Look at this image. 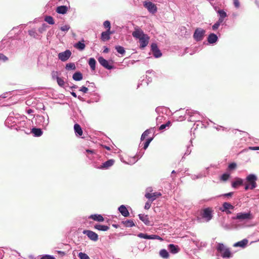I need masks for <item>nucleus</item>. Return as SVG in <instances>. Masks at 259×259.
I'll list each match as a JSON object with an SVG mask.
<instances>
[{
	"label": "nucleus",
	"instance_id": "f257e3e1",
	"mask_svg": "<svg viewBox=\"0 0 259 259\" xmlns=\"http://www.w3.org/2000/svg\"><path fill=\"white\" fill-rule=\"evenodd\" d=\"M132 35L135 38L139 39L140 48L144 49L148 44L150 37L139 27H137L135 28Z\"/></svg>",
	"mask_w": 259,
	"mask_h": 259
},
{
	"label": "nucleus",
	"instance_id": "f03ea898",
	"mask_svg": "<svg viewBox=\"0 0 259 259\" xmlns=\"http://www.w3.org/2000/svg\"><path fill=\"white\" fill-rule=\"evenodd\" d=\"M253 217L250 211L247 213L239 212L236 214L235 217L232 218L233 220H238L239 222H243L245 221L251 220Z\"/></svg>",
	"mask_w": 259,
	"mask_h": 259
},
{
	"label": "nucleus",
	"instance_id": "7ed1b4c3",
	"mask_svg": "<svg viewBox=\"0 0 259 259\" xmlns=\"http://www.w3.org/2000/svg\"><path fill=\"white\" fill-rule=\"evenodd\" d=\"M213 211L212 208L207 207L201 210V215L205 221L209 222L212 219Z\"/></svg>",
	"mask_w": 259,
	"mask_h": 259
},
{
	"label": "nucleus",
	"instance_id": "20e7f679",
	"mask_svg": "<svg viewBox=\"0 0 259 259\" xmlns=\"http://www.w3.org/2000/svg\"><path fill=\"white\" fill-rule=\"evenodd\" d=\"M217 250L222 253L223 258L231 257V252L230 249L226 248L223 243H219L217 246Z\"/></svg>",
	"mask_w": 259,
	"mask_h": 259
},
{
	"label": "nucleus",
	"instance_id": "39448f33",
	"mask_svg": "<svg viewBox=\"0 0 259 259\" xmlns=\"http://www.w3.org/2000/svg\"><path fill=\"white\" fill-rule=\"evenodd\" d=\"M257 177L254 174L249 175L246 178V183L250 185V189L253 190L256 187Z\"/></svg>",
	"mask_w": 259,
	"mask_h": 259
},
{
	"label": "nucleus",
	"instance_id": "423d86ee",
	"mask_svg": "<svg viewBox=\"0 0 259 259\" xmlns=\"http://www.w3.org/2000/svg\"><path fill=\"white\" fill-rule=\"evenodd\" d=\"M205 33L204 30L200 28H196L194 33L193 37L197 41H201L203 39Z\"/></svg>",
	"mask_w": 259,
	"mask_h": 259
},
{
	"label": "nucleus",
	"instance_id": "0eeeda50",
	"mask_svg": "<svg viewBox=\"0 0 259 259\" xmlns=\"http://www.w3.org/2000/svg\"><path fill=\"white\" fill-rule=\"evenodd\" d=\"M144 6L148 11L152 14L155 13L157 11V8L154 4L151 2L146 1L144 3Z\"/></svg>",
	"mask_w": 259,
	"mask_h": 259
},
{
	"label": "nucleus",
	"instance_id": "6e6552de",
	"mask_svg": "<svg viewBox=\"0 0 259 259\" xmlns=\"http://www.w3.org/2000/svg\"><path fill=\"white\" fill-rule=\"evenodd\" d=\"M83 234L87 235L89 239L93 241H97L98 240V234L92 231L85 230L83 231Z\"/></svg>",
	"mask_w": 259,
	"mask_h": 259
},
{
	"label": "nucleus",
	"instance_id": "1a4fd4ad",
	"mask_svg": "<svg viewBox=\"0 0 259 259\" xmlns=\"http://www.w3.org/2000/svg\"><path fill=\"white\" fill-rule=\"evenodd\" d=\"M71 52L69 50H66L63 52L60 53L58 54L59 59L62 61H67L71 56Z\"/></svg>",
	"mask_w": 259,
	"mask_h": 259
},
{
	"label": "nucleus",
	"instance_id": "9d476101",
	"mask_svg": "<svg viewBox=\"0 0 259 259\" xmlns=\"http://www.w3.org/2000/svg\"><path fill=\"white\" fill-rule=\"evenodd\" d=\"M161 193L160 192L147 193L145 195V197L148 199L151 202H153L156 198L160 197Z\"/></svg>",
	"mask_w": 259,
	"mask_h": 259
},
{
	"label": "nucleus",
	"instance_id": "9b49d317",
	"mask_svg": "<svg viewBox=\"0 0 259 259\" xmlns=\"http://www.w3.org/2000/svg\"><path fill=\"white\" fill-rule=\"evenodd\" d=\"M151 50L152 51L154 56L155 58H159L162 56V53L158 48V47L156 44H152Z\"/></svg>",
	"mask_w": 259,
	"mask_h": 259
},
{
	"label": "nucleus",
	"instance_id": "f8f14e48",
	"mask_svg": "<svg viewBox=\"0 0 259 259\" xmlns=\"http://www.w3.org/2000/svg\"><path fill=\"white\" fill-rule=\"evenodd\" d=\"M98 60L100 64L104 68L108 69H111L113 68L112 66L109 64L108 61L105 59L103 57H100Z\"/></svg>",
	"mask_w": 259,
	"mask_h": 259
},
{
	"label": "nucleus",
	"instance_id": "ddd939ff",
	"mask_svg": "<svg viewBox=\"0 0 259 259\" xmlns=\"http://www.w3.org/2000/svg\"><path fill=\"white\" fill-rule=\"evenodd\" d=\"M114 160L113 159H109L106 162L102 163V165L99 167L101 169H107L113 165Z\"/></svg>",
	"mask_w": 259,
	"mask_h": 259
},
{
	"label": "nucleus",
	"instance_id": "4468645a",
	"mask_svg": "<svg viewBox=\"0 0 259 259\" xmlns=\"http://www.w3.org/2000/svg\"><path fill=\"white\" fill-rule=\"evenodd\" d=\"M112 33V32L109 30L104 31L101 34V39L102 40L105 41L110 39V34Z\"/></svg>",
	"mask_w": 259,
	"mask_h": 259
},
{
	"label": "nucleus",
	"instance_id": "2eb2a0df",
	"mask_svg": "<svg viewBox=\"0 0 259 259\" xmlns=\"http://www.w3.org/2000/svg\"><path fill=\"white\" fill-rule=\"evenodd\" d=\"M248 242V240L246 239H244L240 241L235 243L234 244V247H240L242 248L245 247Z\"/></svg>",
	"mask_w": 259,
	"mask_h": 259
},
{
	"label": "nucleus",
	"instance_id": "dca6fc26",
	"mask_svg": "<svg viewBox=\"0 0 259 259\" xmlns=\"http://www.w3.org/2000/svg\"><path fill=\"white\" fill-rule=\"evenodd\" d=\"M118 210L119 212L121 213V214L125 217H128L130 215L128 210L127 209L126 207L123 205H121L118 208Z\"/></svg>",
	"mask_w": 259,
	"mask_h": 259
},
{
	"label": "nucleus",
	"instance_id": "f3484780",
	"mask_svg": "<svg viewBox=\"0 0 259 259\" xmlns=\"http://www.w3.org/2000/svg\"><path fill=\"white\" fill-rule=\"evenodd\" d=\"M84 40L83 39H82L81 41H79L77 42V43H76L74 45V47L80 51H82L84 49V48L85 47V45L84 44Z\"/></svg>",
	"mask_w": 259,
	"mask_h": 259
},
{
	"label": "nucleus",
	"instance_id": "a211bd4d",
	"mask_svg": "<svg viewBox=\"0 0 259 259\" xmlns=\"http://www.w3.org/2000/svg\"><path fill=\"white\" fill-rule=\"evenodd\" d=\"M68 7L66 6H61L57 8L56 11L59 14H66L68 11Z\"/></svg>",
	"mask_w": 259,
	"mask_h": 259
},
{
	"label": "nucleus",
	"instance_id": "6ab92c4d",
	"mask_svg": "<svg viewBox=\"0 0 259 259\" xmlns=\"http://www.w3.org/2000/svg\"><path fill=\"white\" fill-rule=\"evenodd\" d=\"M218 38L217 35L214 33H212L208 35L207 37V41L210 44H213L217 41Z\"/></svg>",
	"mask_w": 259,
	"mask_h": 259
},
{
	"label": "nucleus",
	"instance_id": "aec40b11",
	"mask_svg": "<svg viewBox=\"0 0 259 259\" xmlns=\"http://www.w3.org/2000/svg\"><path fill=\"white\" fill-rule=\"evenodd\" d=\"M89 218L99 222H103L104 221V218L101 214H92L90 216Z\"/></svg>",
	"mask_w": 259,
	"mask_h": 259
},
{
	"label": "nucleus",
	"instance_id": "412c9836",
	"mask_svg": "<svg viewBox=\"0 0 259 259\" xmlns=\"http://www.w3.org/2000/svg\"><path fill=\"white\" fill-rule=\"evenodd\" d=\"M74 130L76 134L81 136L83 134L82 128L79 124L76 123L74 125Z\"/></svg>",
	"mask_w": 259,
	"mask_h": 259
},
{
	"label": "nucleus",
	"instance_id": "4be33fe9",
	"mask_svg": "<svg viewBox=\"0 0 259 259\" xmlns=\"http://www.w3.org/2000/svg\"><path fill=\"white\" fill-rule=\"evenodd\" d=\"M139 219L143 222L146 225L150 224V221L147 215H144L143 214H139Z\"/></svg>",
	"mask_w": 259,
	"mask_h": 259
},
{
	"label": "nucleus",
	"instance_id": "5701e85b",
	"mask_svg": "<svg viewBox=\"0 0 259 259\" xmlns=\"http://www.w3.org/2000/svg\"><path fill=\"white\" fill-rule=\"evenodd\" d=\"M72 78L75 81H80L82 79L83 76L80 72L77 71L73 74Z\"/></svg>",
	"mask_w": 259,
	"mask_h": 259
},
{
	"label": "nucleus",
	"instance_id": "b1692460",
	"mask_svg": "<svg viewBox=\"0 0 259 259\" xmlns=\"http://www.w3.org/2000/svg\"><path fill=\"white\" fill-rule=\"evenodd\" d=\"M156 235H148L144 233H140L138 234V237L141 238H144L146 239H153L156 238Z\"/></svg>",
	"mask_w": 259,
	"mask_h": 259
},
{
	"label": "nucleus",
	"instance_id": "393cba45",
	"mask_svg": "<svg viewBox=\"0 0 259 259\" xmlns=\"http://www.w3.org/2000/svg\"><path fill=\"white\" fill-rule=\"evenodd\" d=\"M94 228L99 231H106L109 230V227L107 226L102 225H96Z\"/></svg>",
	"mask_w": 259,
	"mask_h": 259
},
{
	"label": "nucleus",
	"instance_id": "a878e982",
	"mask_svg": "<svg viewBox=\"0 0 259 259\" xmlns=\"http://www.w3.org/2000/svg\"><path fill=\"white\" fill-rule=\"evenodd\" d=\"M243 184V180L240 178H237L236 180L233 182L232 184V186L233 188H237L238 186L242 185Z\"/></svg>",
	"mask_w": 259,
	"mask_h": 259
},
{
	"label": "nucleus",
	"instance_id": "bb28decb",
	"mask_svg": "<svg viewBox=\"0 0 259 259\" xmlns=\"http://www.w3.org/2000/svg\"><path fill=\"white\" fill-rule=\"evenodd\" d=\"M168 248L172 253H176L179 251L178 247L172 244H170L168 245Z\"/></svg>",
	"mask_w": 259,
	"mask_h": 259
},
{
	"label": "nucleus",
	"instance_id": "cd10ccee",
	"mask_svg": "<svg viewBox=\"0 0 259 259\" xmlns=\"http://www.w3.org/2000/svg\"><path fill=\"white\" fill-rule=\"evenodd\" d=\"M96 64V61L94 58H90L89 61V64L91 68L92 69V70H95Z\"/></svg>",
	"mask_w": 259,
	"mask_h": 259
},
{
	"label": "nucleus",
	"instance_id": "c85d7f7f",
	"mask_svg": "<svg viewBox=\"0 0 259 259\" xmlns=\"http://www.w3.org/2000/svg\"><path fill=\"white\" fill-rule=\"evenodd\" d=\"M218 13L220 15V18L219 20L220 22H223L224 21V19L227 16L226 13L223 10H219L218 11Z\"/></svg>",
	"mask_w": 259,
	"mask_h": 259
},
{
	"label": "nucleus",
	"instance_id": "c756f323",
	"mask_svg": "<svg viewBox=\"0 0 259 259\" xmlns=\"http://www.w3.org/2000/svg\"><path fill=\"white\" fill-rule=\"evenodd\" d=\"M31 132L37 137H39L42 134V132L40 128H33Z\"/></svg>",
	"mask_w": 259,
	"mask_h": 259
},
{
	"label": "nucleus",
	"instance_id": "7c9ffc66",
	"mask_svg": "<svg viewBox=\"0 0 259 259\" xmlns=\"http://www.w3.org/2000/svg\"><path fill=\"white\" fill-rule=\"evenodd\" d=\"M122 223L124 225V226L126 227H132L134 226L135 223H134L133 220H126L125 221H122Z\"/></svg>",
	"mask_w": 259,
	"mask_h": 259
},
{
	"label": "nucleus",
	"instance_id": "2f4dec72",
	"mask_svg": "<svg viewBox=\"0 0 259 259\" xmlns=\"http://www.w3.org/2000/svg\"><path fill=\"white\" fill-rule=\"evenodd\" d=\"M223 211L227 210L228 209H233L234 208V206L228 202H224L223 204Z\"/></svg>",
	"mask_w": 259,
	"mask_h": 259
},
{
	"label": "nucleus",
	"instance_id": "473e14b6",
	"mask_svg": "<svg viewBox=\"0 0 259 259\" xmlns=\"http://www.w3.org/2000/svg\"><path fill=\"white\" fill-rule=\"evenodd\" d=\"M160 255L164 258H167L169 257V253L167 251L164 249H161L159 252Z\"/></svg>",
	"mask_w": 259,
	"mask_h": 259
},
{
	"label": "nucleus",
	"instance_id": "72a5a7b5",
	"mask_svg": "<svg viewBox=\"0 0 259 259\" xmlns=\"http://www.w3.org/2000/svg\"><path fill=\"white\" fill-rule=\"evenodd\" d=\"M171 124V123L170 121H168L165 124H161L159 127V130L162 131L166 128V127H169Z\"/></svg>",
	"mask_w": 259,
	"mask_h": 259
},
{
	"label": "nucleus",
	"instance_id": "f704fd0d",
	"mask_svg": "<svg viewBox=\"0 0 259 259\" xmlns=\"http://www.w3.org/2000/svg\"><path fill=\"white\" fill-rule=\"evenodd\" d=\"M151 133V130L148 129L146 130L142 135L141 140L143 141L148 135Z\"/></svg>",
	"mask_w": 259,
	"mask_h": 259
},
{
	"label": "nucleus",
	"instance_id": "c9c22d12",
	"mask_svg": "<svg viewBox=\"0 0 259 259\" xmlns=\"http://www.w3.org/2000/svg\"><path fill=\"white\" fill-rule=\"evenodd\" d=\"M66 69L68 70H75L76 69L75 65L74 63H68L66 65Z\"/></svg>",
	"mask_w": 259,
	"mask_h": 259
},
{
	"label": "nucleus",
	"instance_id": "e433bc0d",
	"mask_svg": "<svg viewBox=\"0 0 259 259\" xmlns=\"http://www.w3.org/2000/svg\"><path fill=\"white\" fill-rule=\"evenodd\" d=\"M115 49L118 53L122 55L124 54L125 52L124 48L120 46H116Z\"/></svg>",
	"mask_w": 259,
	"mask_h": 259
},
{
	"label": "nucleus",
	"instance_id": "4c0bfd02",
	"mask_svg": "<svg viewBox=\"0 0 259 259\" xmlns=\"http://www.w3.org/2000/svg\"><path fill=\"white\" fill-rule=\"evenodd\" d=\"M45 21L50 24H54L55 23L53 18L50 16H46L45 18Z\"/></svg>",
	"mask_w": 259,
	"mask_h": 259
},
{
	"label": "nucleus",
	"instance_id": "58836bf2",
	"mask_svg": "<svg viewBox=\"0 0 259 259\" xmlns=\"http://www.w3.org/2000/svg\"><path fill=\"white\" fill-rule=\"evenodd\" d=\"M57 81L58 85L61 87H63L65 84L64 80L59 77H57Z\"/></svg>",
	"mask_w": 259,
	"mask_h": 259
},
{
	"label": "nucleus",
	"instance_id": "ea45409f",
	"mask_svg": "<svg viewBox=\"0 0 259 259\" xmlns=\"http://www.w3.org/2000/svg\"><path fill=\"white\" fill-rule=\"evenodd\" d=\"M152 140H153V138H148V139H147L146 140V141L144 143V147H143V148L145 150H146L148 148V147L149 146V144L152 141Z\"/></svg>",
	"mask_w": 259,
	"mask_h": 259
},
{
	"label": "nucleus",
	"instance_id": "a19ab883",
	"mask_svg": "<svg viewBox=\"0 0 259 259\" xmlns=\"http://www.w3.org/2000/svg\"><path fill=\"white\" fill-rule=\"evenodd\" d=\"M78 257L80 259H90L87 254L83 252H79L78 254Z\"/></svg>",
	"mask_w": 259,
	"mask_h": 259
},
{
	"label": "nucleus",
	"instance_id": "79ce46f5",
	"mask_svg": "<svg viewBox=\"0 0 259 259\" xmlns=\"http://www.w3.org/2000/svg\"><path fill=\"white\" fill-rule=\"evenodd\" d=\"M230 177V174H224L223 175H222L220 180L222 181H226L228 180V179Z\"/></svg>",
	"mask_w": 259,
	"mask_h": 259
},
{
	"label": "nucleus",
	"instance_id": "37998d69",
	"mask_svg": "<svg viewBox=\"0 0 259 259\" xmlns=\"http://www.w3.org/2000/svg\"><path fill=\"white\" fill-rule=\"evenodd\" d=\"M222 23V22H220V21L218 20L215 24H214L212 25V30H217L219 28V27L220 26V24Z\"/></svg>",
	"mask_w": 259,
	"mask_h": 259
},
{
	"label": "nucleus",
	"instance_id": "c03bdc74",
	"mask_svg": "<svg viewBox=\"0 0 259 259\" xmlns=\"http://www.w3.org/2000/svg\"><path fill=\"white\" fill-rule=\"evenodd\" d=\"M104 26L105 27V28H108V30H109V31H110V22L107 20V21H105L104 22Z\"/></svg>",
	"mask_w": 259,
	"mask_h": 259
},
{
	"label": "nucleus",
	"instance_id": "a18cd8bd",
	"mask_svg": "<svg viewBox=\"0 0 259 259\" xmlns=\"http://www.w3.org/2000/svg\"><path fill=\"white\" fill-rule=\"evenodd\" d=\"M152 202H151L148 200V201L145 203L144 208L146 209H149L151 207Z\"/></svg>",
	"mask_w": 259,
	"mask_h": 259
},
{
	"label": "nucleus",
	"instance_id": "49530a36",
	"mask_svg": "<svg viewBox=\"0 0 259 259\" xmlns=\"http://www.w3.org/2000/svg\"><path fill=\"white\" fill-rule=\"evenodd\" d=\"M70 28L69 25H65L61 27L60 29L63 31H68Z\"/></svg>",
	"mask_w": 259,
	"mask_h": 259
},
{
	"label": "nucleus",
	"instance_id": "de8ad7c7",
	"mask_svg": "<svg viewBox=\"0 0 259 259\" xmlns=\"http://www.w3.org/2000/svg\"><path fill=\"white\" fill-rule=\"evenodd\" d=\"M8 58L7 56L4 55L3 54L0 53V60H2L4 62L7 61Z\"/></svg>",
	"mask_w": 259,
	"mask_h": 259
},
{
	"label": "nucleus",
	"instance_id": "09e8293b",
	"mask_svg": "<svg viewBox=\"0 0 259 259\" xmlns=\"http://www.w3.org/2000/svg\"><path fill=\"white\" fill-rule=\"evenodd\" d=\"M236 164L235 163H232L229 165L228 168L230 170H232L236 167Z\"/></svg>",
	"mask_w": 259,
	"mask_h": 259
},
{
	"label": "nucleus",
	"instance_id": "8fccbe9b",
	"mask_svg": "<svg viewBox=\"0 0 259 259\" xmlns=\"http://www.w3.org/2000/svg\"><path fill=\"white\" fill-rule=\"evenodd\" d=\"M29 34L33 37H35L36 35V32L33 30H31L28 31Z\"/></svg>",
	"mask_w": 259,
	"mask_h": 259
},
{
	"label": "nucleus",
	"instance_id": "3c124183",
	"mask_svg": "<svg viewBox=\"0 0 259 259\" xmlns=\"http://www.w3.org/2000/svg\"><path fill=\"white\" fill-rule=\"evenodd\" d=\"M40 259H55V257L50 255H45Z\"/></svg>",
	"mask_w": 259,
	"mask_h": 259
},
{
	"label": "nucleus",
	"instance_id": "603ef678",
	"mask_svg": "<svg viewBox=\"0 0 259 259\" xmlns=\"http://www.w3.org/2000/svg\"><path fill=\"white\" fill-rule=\"evenodd\" d=\"M52 78L53 79H57V77H58V72L55 71H52Z\"/></svg>",
	"mask_w": 259,
	"mask_h": 259
},
{
	"label": "nucleus",
	"instance_id": "864d4df0",
	"mask_svg": "<svg viewBox=\"0 0 259 259\" xmlns=\"http://www.w3.org/2000/svg\"><path fill=\"white\" fill-rule=\"evenodd\" d=\"M233 3L236 8H238L240 7L239 0H233Z\"/></svg>",
	"mask_w": 259,
	"mask_h": 259
},
{
	"label": "nucleus",
	"instance_id": "5fc2aeb1",
	"mask_svg": "<svg viewBox=\"0 0 259 259\" xmlns=\"http://www.w3.org/2000/svg\"><path fill=\"white\" fill-rule=\"evenodd\" d=\"M79 91L82 92L84 93H87L88 91V88L83 86L80 88Z\"/></svg>",
	"mask_w": 259,
	"mask_h": 259
},
{
	"label": "nucleus",
	"instance_id": "6e6d98bb",
	"mask_svg": "<svg viewBox=\"0 0 259 259\" xmlns=\"http://www.w3.org/2000/svg\"><path fill=\"white\" fill-rule=\"evenodd\" d=\"M233 194V192H229L228 193H226L223 195L224 196H227V197H231Z\"/></svg>",
	"mask_w": 259,
	"mask_h": 259
},
{
	"label": "nucleus",
	"instance_id": "4d7b16f0",
	"mask_svg": "<svg viewBox=\"0 0 259 259\" xmlns=\"http://www.w3.org/2000/svg\"><path fill=\"white\" fill-rule=\"evenodd\" d=\"M249 149L251 150H259V147H249Z\"/></svg>",
	"mask_w": 259,
	"mask_h": 259
},
{
	"label": "nucleus",
	"instance_id": "13d9d810",
	"mask_svg": "<svg viewBox=\"0 0 259 259\" xmlns=\"http://www.w3.org/2000/svg\"><path fill=\"white\" fill-rule=\"evenodd\" d=\"M245 190H247L248 189H250V185H248L247 183H245Z\"/></svg>",
	"mask_w": 259,
	"mask_h": 259
},
{
	"label": "nucleus",
	"instance_id": "bf43d9fd",
	"mask_svg": "<svg viewBox=\"0 0 259 259\" xmlns=\"http://www.w3.org/2000/svg\"><path fill=\"white\" fill-rule=\"evenodd\" d=\"M87 152L89 154H93L94 153V151L93 150H86Z\"/></svg>",
	"mask_w": 259,
	"mask_h": 259
},
{
	"label": "nucleus",
	"instance_id": "052dcab7",
	"mask_svg": "<svg viewBox=\"0 0 259 259\" xmlns=\"http://www.w3.org/2000/svg\"><path fill=\"white\" fill-rule=\"evenodd\" d=\"M33 112V110L29 109L27 111L28 114H31Z\"/></svg>",
	"mask_w": 259,
	"mask_h": 259
},
{
	"label": "nucleus",
	"instance_id": "680f3d73",
	"mask_svg": "<svg viewBox=\"0 0 259 259\" xmlns=\"http://www.w3.org/2000/svg\"><path fill=\"white\" fill-rule=\"evenodd\" d=\"M71 95H72V96H73L74 97L76 98L77 95H76V93H74V92H71Z\"/></svg>",
	"mask_w": 259,
	"mask_h": 259
},
{
	"label": "nucleus",
	"instance_id": "e2e57ef3",
	"mask_svg": "<svg viewBox=\"0 0 259 259\" xmlns=\"http://www.w3.org/2000/svg\"><path fill=\"white\" fill-rule=\"evenodd\" d=\"M104 53H108L109 52V49L107 48H106L105 50L103 51Z\"/></svg>",
	"mask_w": 259,
	"mask_h": 259
},
{
	"label": "nucleus",
	"instance_id": "0e129e2a",
	"mask_svg": "<svg viewBox=\"0 0 259 259\" xmlns=\"http://www.w3.org/2000/svg\"><path fill=\"white\" fill-rule=\"evenodd\" d=\"M176 173V171L175 170H172L171 172V174H175Z\"/></svg>",
	"mask_w": 259,
	"mask_h": 259
},
{
	"label": "nucleus",
	"instance_id": "69168bd1",
	"mask_svg": "<svg viewBox=\"0 0 259 259\" xmlns=\"http://www.w3.org/2000/svg\"><path fill=\"white\" fill-rule=\"evenodd\" d=\"M231 213V212H230V211H228L227 212V213Z\"/></svg>",
	"mask_w": 259,
	"mask_h": 259
}]
</instances>
